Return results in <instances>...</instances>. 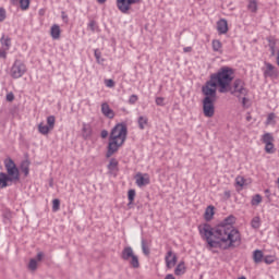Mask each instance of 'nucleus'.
<instances>
[{
    "instance_id": "obj_1",
    "label": "nucleus",
    "mask_w": 279,
    "mask_h": 279,
    "mask_svg": "<svg viewBox=\"0 0 279 279\" xmlns=\"http://www.w3.org/2000/svg\"><path fill=\"white\" fill-rule=\"evenodd\" d=\"M235 221L236 218L231 215L215 228L208 223L198 226V232L209 247L232 250L241 245V232L233 226Z\"/></svg>"
},
{
    "instance_id": "obj_2",
    "label": "nucleus",
    "mask_w": 279,
    "mask_h": 279,
    "mask_svg": "<svg viewBox=\"0 0 279 279\" xmlns=\"http://www.w3.org/2000/svg\"><path fill=\"white\" fill-rule=\"evenodd\" d=\"M234 80V70L230 66H222L216 73L210 75L209 81L202 87V93L210 100H217L218 93H228L232 90V81Z\"/></svg>"
},
{
    "instance_id": "obj_3",
    "label": "nucleus",
    "mask_w": 279,
    "mask_h": 279,
    "mask_svg": "<svg viewBox=\"0 0 279 279\" xmlns=\"http://www.w3.org/2000/svg\"><path fill=\"white\" fill-rule=\"evenodd\" d=\"M109 140L118 141V143L124 144L128 140V125L125 123H118L111 130Z\"/></svg>"
},
{
    "instance_id": "obj_4",
    "label": "nucleus",
    "mask_w": 279,
    "mask_h": 279,
    "mask_svg": "<svg viewBox=\"0 0 279 279\" xmlns=\"http://www.w3.org/2000/svg\"><path fill=\"white\" fill-rule=\"evenodd\" d=\"M4 167L7 169V177L11 178L12 182L16 184L21 180V172L14 160L12 158L4 159Z\"/></svg>"
},
{
    "instance_id": "obj_5",
    "label": "nucleus",
    "mask_w": 279,
    "mask_h": 279,
    "mask_svg": "<svg viewBox=\"0 0 279 279\" xmlns=\"http://www.w3.org/2000/svg\"><path fill=\"white\" fill-rule=\"evenodd\" d=\"M228 93H231V95H236V97H243L242 104L245 105L247 88H245V82H243V80H235L233 82V86H231V90H229Z\"/></svg>"
},
{
    "instance_id": "obj_6",
    "label": "nucleus",
    "mask_w": 279,
    "mask_h": 279,
    "mask_svg": "<svg viewBox=\"0 0 279 279\" xmlns=\"http://www.w3.org/2000/svg\"><path fill=\"white\" fill-rule=\"evenodd\" d=\"M27 73V65L22 60L16 59L10 69V75L13 80H20Z\"/></svg>"
},
{
    "instance_id": "obj_7",
    "label": "nucleus",
    "mask_w": 279,
    "mask_h": 279,
    "mask_svg": "<svg viewBox=\"0 0 279 279\" xmlns=\"http://www.w3.org/2000/svg\"><path fill=\"white\" fill-rule=\"evenodd\" d=\"M121 258L122 260H130V265L131 267H133V269H138V267H141V263L138 262V256H136L134 254V250L132 248V246H126L123 248L122 253H121Z\"/></svg>"
},
{
    "instance_id": "obj_8",
    "label": "nucleus",
    "mask_w": 279,
    "mask_h": 279,
    "mask_svg": "<svg viewBox=\"0 0 279 279\" xmlns=\"http://www.w3.org/2000/svg\"><path fill=\"white\" fill-rule=\"evenodd\" d=\"M217 100H210L208 97L203 99V112L207 118L215 117V102Z\"/></svg>"
},
{
    "instance_id": "obj_9",
    "label": "nucleus",
    "mask_w": 279,
    "mask_h": 279,
    "mask_svg": "<svg viewBox=\"0 0 279 279\" xmlns=\"http://www.w3.org/2000/svg\"><path fill=\"white\" fill-rule=\"evenodd\" d=\"M141 0H117V8L122 12V14H128L132 5H136Z\"/></svg>"
},
{
    "instance_id": "obj_10",
    "label": "nucleus",
    "mask_w": 279,
    "mask_h": 279,
    "mask_svg": "<svg viewBox=\"0 0 279 279\" xmlns=\"http://www.w3.org/2000/svg\"><path fill=\"white\" fill-rule=\"evenodd\" d=\"M265 68L262 69L263 73H264V77H271V78H276L279 75L278 72V68H276L274 64L269 63V62H264Z\"/></svg>"
},
{
    "instance_id": "obj_11",
    "label": "nucleus",
    "mask_w": 279,
    "mask_h": 279,
    "mask_svg": "<svg viewBox=\"0 0 279 279\" xmlns=\"http://www.w3.org/2000/svg\"><path fill=\"white\" fill-rule=\"evenodd\" d=\"M119 147H123V143L109 138L106 158H112V156L119 151Z\"/></svg>"
},
{
    "instance_id": "obj_12",
    "label": "nucleus",
    "mask_w": 279,
    "mask_h": 279,
    "mask_svg": "<svg viewBox=\"0 0 279 279\" xmlns=\"http://www.w3.org/2000/svg\"><path fill=\"white\" fill-rule=\"evenodd\" d=\"M166 260V267L168 269H172V267H175V264L178 263V256L173 254V251H168L165 257Z\"/></svg>"
},
{
    "instance_id": "obj_13",
    "label": "nucleus",
    "mask_w": 279,
    "mask_h": 279,
    "mask_svg": "<svg viewBox=\"0 0 279 279\" xmlns=\"http://www.w3.org/2000/svg\"><path fill=\"white\" fill-rule=\"evenodd\" d=\"M14 184L8 173L0 172V189H8V186H12Z\"/></svg>"
},
{
    "instance_id": "obj_14",
    "label": "nucleus",
    "mask_w": 279,
    "mask_h": 279,
    "mask_svg": "<svg viewBox=\"0 0 279 279\" xmlns=\"http://www.w3.org/2000/svg\"><path fill=\"white\" fill-rule=\"evenodd\" d=\"M136 180V184L137 186H147V184H149L150 180H149V174L145 173H137L135 177Z\"/></svg>"
},
{
    "instance_id": "obj_15",
    "label": "nucleus",
    "mask_w": 279,
    "mask_h": 279,
    "mask_svg": "<svg viewBox=\"0 0 279 279\" xmlns=\"http://www.w3.org/2000/svg\"><path fill=\"white\" fill-rule=\"evenodd\" d=\"M101 112L104 117H107V119H114V110L110 108V105H108V102H104L101 105Z\"/></svg>"
},
{
    "instance_id": "obj_16",
    "label": "nucleus",
    "mask_w": 279,
    "mask_h": 279,
    "mask_svg": "<svg viewBox=\"0 0 279 279\" xmlns=\"http://www.w3.org/2000/svg\"><path fill=\"white\" fill-rule=\"evenodd\" d=\"M218 34H228V21L220 20L217 22Z\"/></svg>"
},
{
    "instance_id": "obj_17",
    "label": "nucleus",
    "mask_w": 279,
    "mask_h": 279,
    "mask_svg": "<svg viewBox=\"0 0 279 279\" xmlns=\"http://www.w3.org/2000/svg\"><path fill=\"white\" fill-rule=\"evenodd\" d=\"M60 25L53 24L50 28V36L53 40H58L60 38Z\"/></svg>"
},
{
    "instance_id": "obj_18",
    "label": "nucleus",
    "mask_w": 279,
    "mask_h": 279,
    "mask_svg": "<svg viewBox=\"0 0 279 279\" xmlns=\"http://www.w3.org/2000/svg\"><path fill=\"white\" fill-rule=\"evenodd\" d=\"M0 44L2 45V49H7L10 51V47H12V38L2 35V37L0 38Z\"/></svg>"
},
{
    "instance_id": "obj_19",
    "label": "nucleus",
    "mask_w": 279,
    "mask_h": 279,
    "mask_svg": "<svg viewBox=\"0 0 279 279\" xmlns=\"http://www.w3.org/2000/svg\"><path fill=\"white\" fill-rule=\"evenodd\" d=\"M137 125L141 130H145L149 125V119L145 116H140L137 118Z\"/></svg>"
},
{
    "instance_id": "obj_20",
    "label": "nucleus",
    "mask_w": 279,
    "mask_h": 279,
    "mask_svg": "<svg viewBox=\"0 0 279 279\" xmlns=\"http://www.w3.org/2000/svg\"><path fill=\"white\" fill-rule=\"evenodd\" d=\"M264 258H265V255L263 254V251H260V250L254 251V253H253L254 263H256V264L263 263Z\"/></svg>"
},
{
    "instance_id": "obj_21",
    "label": "nucleus",
    "mask_w": 279,
    "mask_h": 279,
    "mask_svg": "<svg viewBox=\"0 0 279 279\" xmlns=\"http://www.w3.org/2000/svg\"><path fill=\"white\" fill-rule=\"evenodd\" d=\"M214 216H215V207L213 206L207 207L205 211V220L210 221Z\"/></svg>"
},
{
    "instance_id": "obj_22",
    "label": "nucleus",
    "mask_w": 279,
    "mask_h": 279,
    "mask_svg": "<svg viewBox=\"0 0 279 279\" xmlns=\"http://www.w3.org/2000/svg\"><path fill=\"white\" fill-rule=\"evenodd\" d=\"M21 171H22V173H24L25 178H27V175H29V161L28 160H24L21 163Z\"/></svg>"
},
{
    "instance_id": "obj_23",
    "label": "nucleus",
    "mask_w": 279,
    "mask_h": 279,
    "mask_svg": "<svg viewBox=\"0 0 279 279\" xmlns=\"http://www.w3.org/2000/svg\"><path fill=\"white\" fill-rule=\"evenodd\" d=\"M247 10L250 12L256 13L258 11V2H256V0H250Z\"/></svg>"
},
{
    "instance_id": "obj_24",
    "label": "nucleus",
    "mask_w": 279,
    "mask_h": 279,
    "mask_svg": "<svg viewBox=\"0 0 279 279\" xmlns=\"http://www.w3.org/2000/svg\"><path fill=\"white\" fill-rule=\"evenodd\" d=\"M262 143H264L265 145L274 143V135H271V133H265L262 136Z\"/></svg>"
},
{
    "instance_id": "obj_25",
    "label": "nucleus",
    "mask_w": 279,
    "mask_h": 279,
    "mask_svg": "<svg viewBox=\"0 0 279 279\" xmlns=\"http://www.w3.org/2000/svg\"><path fill=\"white\" fill-rule=\"evenodd\" d=\"M251 228H253L254 230H258V228H260V217L255 216L251 220Z\"/></svg>"
},
{
    "instance_id": "obj_26",
    "label": "nucleus",
    "mask_w": 279,
    "mask_h": 279,
    "mask_svg": "<svg viewBox=\"0 0 279 279\" xmlns=\"http://www.w3.org/2000/svg\"><path fill=\"white\" fill-rule=\"evenodd\" d=\"M119 167V161L116 158L110 159L108 169L109 171H114Z\"/></svg>"
},
{
    "instance_id": "obj_27",
    "label": "nucleus",
    "mask_w": 279,
    "mask_h": 279,
    "mask_svg": "<svg viewBox=\"0 0 279 279\" xmlns=\"http://www.w3.org/2000/svg\"><path fill=\"white\" fill-rule=\"evenodd\" d=\"M134 197H136V190H129L128 192L129 206L131 204H134Z\"/></svg>"
},
{
    "instance_id": "obj_28",
    "label": "nucleus",
    "mask_w": 279,
    "mask_h": 279,
    "mask_svg": "<svg viewBox=\"0 0 279 279\" xmlns=\"http://www.w3.org/2000/svg\"><path fill=\"white\" fill-rule=\"evenodd\" d=\"M29 271H36L38 269V262L35 258H32L28 263Z\"/></svg>"
},
{
    "instance_id": "obj_29",
    "label": "nucleus",
    "mask_w": 279,
    "mask_h": 279,
    "mask_svg": "<svg viewBox=\"0 0 279 279\" xmlns=\"http://www.w3.org/2000/svg\"><path fill=\"white\" fill-rule=\"evenodd\" d=\"M50 130L51 129L48 125H44L43 123H40L38 125V131H39L40 134L47 135V134H49Z\"/></svg>"
},
{
    "instance_id": "obj_30",
    "label": "nucleus",
    "mask_w": 279,
    "mask_h": 279,
    "mask_svg": "<svg viewBox=\"0 0 279 279\" xmlns=\"http://www.w3.org/2000/svg\"><path fill=\"white\" fill-rule=\"evenodd\" d=\"M83 136L84 138H88V136H90V125L83 123Z\"/></svg>"
},
{
    "instance_id": "obj_31",
    "label": "nucleus",
    "mask_w": 279,
    "mask_h": 279,
    "mask_svg": "<svg viewBox=\"0 0 279 279\" xmlns=\"http://www.w3.org/2000/svg\"><path fill=\"white\" fill-rule=\"evenodd\" d=\"M260 202H263V196H260V194H256L255 196H253L251 204L252 206H258Z\"/></svg>"
},
{
    "instance_id": "obj_32",
    "label": "nucleus",
    "mask_w": 279,
    "mask_h": 279,
    "mask_svg": "<svg viewBox=\"0 0 279 279\" xmlns=\"http://www.w3.org/2000/svg\"><path fill=\"white\" fill-rule=\"evenodd\" d=\"M94 56H95L96 62H97L98 64H104V58H101V51H100L99 49H96V50L94 51Z\"/></svg>"
},
{
    "instance_id": "obj_33",
    "label": "nucleus",
    "mask_w": 279,
    "mask_h": 279,
    "mask_svg": "<svg viewBox=\"0 0 279 279\" xmlns=\"http://www.w3.org/2000/svg\"><path fill=\"white\" fill-rule=\"evenodd\" d=\"M47 124H48L50 130H53V128H56V117L54 116H49L47 118Z\"/></svg>"
},
{
    "instance_id": "obj_34",
    "label": "nucleus",
    "mask_w": 279,
    "mask_h": 279,
    "mask_svg": "<svg viewBox=\"0 0 279 279\" xmlns=\"http://www.w3.org/2000/svg\"><path fill=\"white\" fill-rule=\"evenodd\" d=\"M88 28L90 29V32H99V26L97 25V22L95 20H92L88 23Z\"/></svg>"
},
{
    "instance_id": "obj_35",
    "label": "nucleus",
    "mask_w": 279,
    "mask_h": 279,
    "mask_svg": "<svg viewBox=\"0 0 279 279\" xmlns=\"http://www.w3.org/2000/svg\"><path fill=\"white\" fill-rule=\"evenodd\" d=\"M211 45H213L214 51H221L222 45L219 39H214Z\"/></svg>"
},
{
    "instance_id": "obj_36",
    "label": "nucleus",
    "mask_w": 279,
    "mask_h": 279,
    "mask_svg": "<svg viewBox=\"0 0 279 279\" xmlns=\"http://www.w3.org/2000/svg\"><path fill=\"white\" fill-rule=\"evenodd\" d=\"M265 151L266 154H275L276 148H274V142H270V144H265Z\"/></svg>"
},
{
    "instance_id": "obj_37",
    "label": "nucleus",
    "mask_w": 279,
    "mask_h": 279,
    "mask_svg": "<svg viewBox=\"0 0 279 279\" xmlns=\"http://www.w3.org/2000/svg\"><path fill=\"white\" fill-rule=\"evenodd\" d=\"M264 263H266V265H272V263H276V256L274 255L264 256Z\"/></svg>"
},
{
    "instance_id": "obj_38",
    "label": "nucleus",
    "mask_w": 279,
    "mask_h": 279,
    "mask_svg": "<svg viewBox=\"0 0 279 279\" xmlns=\"http://www.w3.org/2000/svg\"><path fill=\"white\" fill-rule=\"evenodd\" d=\"M175 276H182L184 274V263H180L174 269Z\"/></svg>"
},
{
    "instance_id": "obj_39",
    "label": "nucleus",
    "mask_w": 279,
    "mask_h": 279,
    "mask_svg": "<svg viewBox=\"0 0 279 279\" xmlns=\"http://www.w3.org/2000/svg\"><path fill=\"white\" fill-rule=\"evenodd\" d=\"M58 210H60V199L54 198L52 201V211L58 213Z\"/></svg>"
},
{
    "instance_id": "obj_40",
    "label": "nucleus",
    "mask_w": 279,
    "mask_h": 279,
    "mask_svg": "<svg viewBox=\"0 0 279 279\" xmlns=\"http://www.w3.org/2000/svg\"><path fill=\"white\" fill-rule=\"evenodd\" d=\"M142 251L145 256H149V247H147V242L144 239L142 240Z\"/></svg>"
},
{
    "instance_id": "obj_41",
    "label": "nucleus",
    "mask_w": 279,
    "mask_h": 279,
    "mask_svg": "<svg viewBox=\"0 0 279 279\" xmlns=\"http://www.w3.org/2000/svg\"><path fill=\"white\" fill-rule=\"evenodd\" d=\"M21 10H28L29 9V0H20Z\"/></svg>"
},
{
    "instance_id": "obj_42",
    "label": "nucleus",
    "mask_w": 279,
    "mask_h": 279,
    "mask_svg": "<svg viewBox=\"0 0 279 279\" xmlns=\"http://www.w3.org/2000/svg\"><path fill=\"white\" fill-rule=\"evenodd\" d=\"M235 184H236L238 186H245V178H243V177H236V178H235Z\"/></svg>"
},
{
    "instance_id": "obj_43",
    "label": "nucleus",
    "mask_w": 279,
    "mask_h": 279,
    "mask_svg": "<svg viewBox=\"0 0 279 279\" xmlns=\"http://www.w3.org/2000/svg\"><path fill=\"white\" fill-rule=\"evenodd\" d=\"M136 101H138V96L137 95H131L129 98V104H131L132 106H134V104H136Z\"/></svg>"
},
{
    "instance_id": "obj_44",
    "label": "nucleus",
    "mask_w": 279,
    "mask_h": 279,
    "mask_svg": "<svg viewBox=\"0 0 279 279\" xmlns=\"http://www.w3.org/2000/svg\"><path fill=\"white\" fill-rule=\"evenodd\" d=\"M0 58H2L3 60H5V58H8V49H5V48L0 49Z\"/></svg>"
},
{
    "instance_id": "obj_45",
    "label": "nucleus",
    "mask_w": 279,
    "mask_h": 279,
    "mask_svg": "<svg viewBox=\"0 0 279 279\" xmlns=\"http://www.w3.org/2000/svg\"><path fill=\"white\" fill-rule=\"evenodd\" d=\"M155 104H156V106H165V98H162V97H157V98L155 99Z\"/></svg>"
},
{
    "instance_id": "obj_46",
    "label": "nucleus",
    "mask_w": 279,
    "mask_h": 279,
    "mask_svg": "<svg viewBox=\"0 0 279 279\" xmlns=\"http://www.w3.org/2000/svg\"><path fill=\"white\" fill-rule=\"evenodd\" d=\"M2 21H5V9L0 8V23H2Z\"/></svg>"
},
{
    "instance_id": "obj_47",
    "label": "nucleus",
    "mask_w": 279,
    "mask_h": 279,
    "mask_svg": "<svg viewBox=\"0 0 279 279\" xmlns=\"http://www.w3.org/2000/svg\"><path fill=\"white\" fill-rule=\"evenodd\" d=\"M61 19H62V21H63L64 23H69V15H66V13H64V11L61 12Z\"/></svg>"
},
{
    "instance_id": "obj_48",
    "label": "nucleus",
    "mask_w": 279,
    "mask_h": 279,
    "mask_svg": "<svg viewBox=\"0 0 279 279\" xmlns=\"http://www.w3.org/2000/svg\"><path fill=\"white\" fill-rule=\"evenodd\" d=\"M106 86H108V88H112L114 86V81L112 80H107L106 81Z\"/></svg>"
},
{
    "instance_id": "obj_49",
    "label": "nucleus",
    "mask_w": 279,
    "mask_h": 279,
    "mask_svg": "<svg viewBox=\"0 0 279 279\" xmlns=\"http://www.w3.org/2000/svg\"><path fill=\"white\" fill-rule=\"evenodd\" d=\"M13 99H14V94L13 93L7 94V101H12Z\"/></svg>"
},
{
    "instance_id": "obj_50",
    "label": "nucleus",
    "mask_w": 279,
    "mask_h": 279,
    "mask_svg": "<svg viewBox=\"0 0 279 279\" xmlns=\"http://www.w3.org/2000/svg\"><path fill=\"white\" fill-rule=\"evenodd\" d=\"M101 138H108V131L107 130H102L100 133Z\"/></svg>"
},
{
    "instance_id": "obj_51",
    "label": "nucleus",
    "mask_w": 279,
    "mask_h": 279,
    "mask_svg": "<svg viewBox=\"0 0 279 279\" xmlns=\"http://www.w3.org/2000/svg\"><path fill=\"white\" fill-rule=\"evenodd\" d=\"M44 257H45V254H44L43 252H39V253L37 254V260H38V262L43 260Z\"/></svg>"
},
{
    "instance_id": "obj_52",
    "label": "nucleus",
    "mask_w": 279,
    "mask_h": 279,
    "mask_svg": "<svg viewBox=\"0 0 279 279\" xmlns=\"http://www.w3.org/2000/svg\"><path fill=\"white\" fill-rule=\"evenodd\" d=\"M192 50H193V48H191V47H185V48H183L184 53H189V52H191Z\"/></svg>"
},
{
    "instance_id": "obj_53",
    "label": "nucleus",
    "mask_w": 279,
    "mask_h": 279,
    "mask_svg": "<svg viewBox=\"0 0 279 279\" xmlns=\"http://www.w3.org/2000/svg\"><path fill=\"white\" fill-rule=\"evenodd\" d=\"M165 279H175V277L173 275H167Z\"/></svg>"
},
{
    "instance_id": "obj_54",
    "label": "nucleus",
    "mask_w": 279,
    "mask_h": 279,
    "mask_svg": "<svg viewBox=\"0 0 279 279\" xmlns=\"http://www.w3.org/2000/svg\"><path fill=\"white\" fill-rule=\"evenodd\" d=\"M267 119L268 121H271V119H274V113H270Z\"/></svg>"
},
{
    "instance_id": "obj_55",
    "label": "nucleus",
    "mask_w": 279,
    "mask_h": 279,
    "mask_svg": "<svg viewBox=\"0 0 279 279\" xmlns=\"http://www.w3.org/2000/svg\"><path fill=\"white\" fill-rule=\"evenodd\" d=\"M246 121H252V116H247Z\"/></svg>"
},
{
    "instance_id": "obj_56",
    "label": "nucleus",
    "mask_w": 279,
    "mask_h": 279,
    "mask_svg": "<svg viewBox=\"0 0 279 279\" xmlns=\"http://www.w3.org/2000/svg\"><path fill=\"white\" fill-rule=\"evenodd\" d=\"M98 3H106V0H97Z\"/></svg>"
},
{
    "instance_id": "obj_57",
    "label": "nucleus",
    "mask_w": 279,
    "mask_h": 279,
    "mask_svg": "<svg viewBox=\"0 0 279 279\" xmlns=\"http://www.w3.org/2000/svg\"><path fill=\"white\" fill-rule=\"evenodd\" d=\"M225 195H227V197H230V192H225Z\"/></svg>"
},
{
    "instance_id": "obj_58",
    "label": "nucleus",
    "mask_w": 279,
    "mask_h": 279,
    "mask_svg": "<svg viewBox=\"0 0 279 279\" xmlns=\"http://www.w3.org/2000/svg\"><path fill=\"white\" fill-rule=\"evenodd\" d=\"M16 1H19V0H12L13 3H16Z\"/></svg>"
},
{
    "instance_id": "obj_59",
    "label": "nucleus",
    "mask_w": 279,
    "mask_h": 279,
    "mask_svg": "<svg viewBox=\"0 0 279 279\" xmlns=\"http://www.w3.org/2000/svg\"><path fill=\"white\" fill-rule=\"evenodd\" d=\"M238 279H245V277H240V278H238Z\"/></svg>"
},
{
    "instance_id": "obj_60",
    "label": "nucleus",
    "mask_w": 279,
    "mask_h": 279,
    "mask_svg": "<svg viewBox=\"0 0 279 279\" xmlns=\"http://www.w3.org/2000/svg\"><path fill=\"white\" fill-rule=\"evenodd\" d=\"M265 193H269V190H266Z\"/></svg>"
},
{
    "instance_id": "obj_61",
    "label": "nucleus",
    "mask_w": 279,
    "mask_h": 279,
    "mask_svg": "<svg viewBox=\"0 0 279 279\" xmlns=\"http://www.w3.org/2000/svg\"><path fill=\"white\" fill-rule=\"evenodd\" d=\"M272 56H274V48H272Z\"/></svg>"
}]
</instances>
